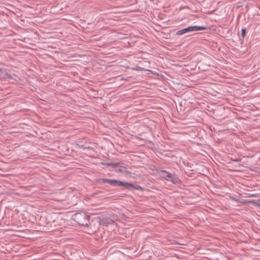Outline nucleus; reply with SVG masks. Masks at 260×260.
<instances>
[{"label":"nucleus","mask_w":260,"mask_h":260,"mask_svg":"<svg viewBox=\"0 0 260 260\" xmlns=\"http://www.w3.org/2000/svg\"><path fill=\"white\" fill-rule=\"evenodd\" d=\"M160 176L168 181H170L173 184H177L180 181L178 176L174 174H171L165 170H160L157 171Z\"/></svg>","instance_id":"nucleus-1"},{"label":"nucleus","mask_w":260,"mask_h":260,"mask_svg":"<svg viewBox=\"0 0 260 260\" xmlns=\"http://www.w3.org/2000/svg\"><path fill=\"white\" fill-rule=\"evenodd\" d=\"M101 180L102 183H107L113 186H123L127 189H130L131 186H132L131 183H130L121 181L115 179L102 178Z\"/></svg>","instance_id":"nucleus-2"},{"label":"nucleus","mask_w":260,"mask_h":260,"mask_svg":"<svg viewBox=\"0 0 260 260\" xmlns=\"http://www.w3.org/2000/svg\"><path fill=\"white\" fill-rule=\"evenodd\" d=\"M206 27L204 26H190L184 28L181 30L177 31L176 33L177 35H182L185 33H188L192 31H197L200 30H204Z\"/></svg>","instance_id":"nucleus-3"},{"label":"nucleus","mask_w":260,"mask_h":260,"mask_svg":"<svg viewBox=\"0 0 260 260\" xmlns=\"http://www.w3.org/2000/svg\"><path fill=\"white\" fill-rule=\"evenodd\" d=\"M78 223L82 225L85 226H88V221L90 218V216L85 214H80L77 216Z\"/></svg>","instance_id":"nucleus-4"},{"label":"nucleus","mask_w":260,"mask_h":260,"mask_svg":"<svg viewBox=\"0 0 260 260\" xmlns=\"http://www.w3.org/2000/svg\"><path fill=\"white\" fill-rule=\"evenodd\" d=\"M99 219L100 224L105 226H108L109 224H113L115 222L114 220L109 217H100Z\"/></svg>","instance_id":"nucleus-5"},{"label":"nucleus","mask_w":260,"mask_h":260,"mask_svg":"<svg viewBox=\"0 0 260 260\" xmlns=\"http://www.w3.org/2000/svg\"><path fill=\"white\" fill-rule=\"evenodd\" d=\"M116 164V166H113V168L115 169V171L117 172H121L124 173L127 172V168L124 166L120 165V164L118 162H115Z\"/></svg>","instance_id":"nucleus-6"},{"label":"nucleus","mask_w":260,"mask_h":260,"mask_svg":"<svg viewBox=\"0 0 260 260\" xmlns=\"http://www.w3.org/2000/svg\"><path fill=\"white\" fill-rule=\"evenodd\" d=\"M218 111H223V108L220 107L218 108L217 109H213L212 110V115L214 116L213 117L212 116L213 118H216V119H220V117H218V116H217V113H218Z\"/></svg>","instance_id":"nucleus-7"},{"label":"nucleus","mask_w":260,"mask_h":260,"mask_svg":"<svg viewBox=\"0 0 260 260\" xmlns=\"http://www.w3.org/2000/svg\"><path fill=\"white\" fill-rule=\"evenodd\" d=\"M132 186H131V188L129 189H135L138 190H142L143 188L139 185H134L133 184L131 183Z\"/></svg>","instance_id":"nucleus-8"},{"label":"nucleus","mask_w":260,"mask_h":260,"mask_svg":"<svg viewBox=\"0 0 260 260\" xmlns=\"http://www.w3.org/2000/svg\"><path fill=\"white\" fill-rule=\"evenodd\" d=\"M102 164L104 166H110L113 168V166H116V164L115 162H102Z\"/></svg>","instance_id":"nucleus-9"},{"label":"nucleus","mask_w":260,"mask_h":260,"mask_svg":"<svg viewBox=\"0 0 260 260\" xmlns=\"http://www.w3.org/2000/svg\"><path fill=\"white\" fill-rule=\"evenodd\" d=\"M249 202L251 203L254 206L260 208V204L256 202L255 201H251Z\"/></svg>","instance_id":"nucleus-10"},{"label":"nucleus","mask_w":260,"mask_h":260,"mask_svg":"<svg viewBox=\"0 0 260 260\" xmlns=\"http://www.w3.org/2000/svg\"><path fill=\"white\" fill-rule=\"evenodd\" d=\"M246 28H243L241 30V36L243 38V39H244L245 37V35H246Z\"/></svg>","instance_id":"nucleus-11"},{"label":"nucleus","mask_w":260,"mask_h":260,"mask_svg":"<svg viewBox=\"0 0 260 260\" xmlns=\"http://www.w3.org/2000/svg\"><path fill=\"white\" fill-rule=\"evenodd\" d=\"M230 199L232 200V201H235L236 202H239V200L237 199H236L235 198H234V197H230Z\"/></svg>","instance_id":"nucleus-12"},{"label":"nucleus","mask_w":260,"mask_h":260,"mask_svg":"<svg viewBox=\"0 0 260 260\" xmlns=\"http://www.w3.org/2000/svg\"><path fill=\"white\" fill-rule=\"evenodd\" d=\"M232 160L235 161V162H238L241 160V159H232Z\"/></svg>","instance_id":"nucleus-13"},{"label":"nucleus","mask_w":260,"mask_h":260,"mask_svg":"<svg viewBox=\"0 0 260 260\" xmlns=\"http://www.w3.org/2000/svg\"><path fill=\"white\" fill-rule=\"evenodd\" d=\"M136 70H140V71L143 70V69H141L140 68H139V69H137Z\"/></svg>","instance_id":"nucleus-14"},{"label":"nucleus","mask_w":260,"mask_h":260,"mask_svg":"<svg viewBox=\"0 0 260 260\" xmlns=\"http://www.w3.org/2000/svg\"><path fill=\"white\" fill-rule=\"evenodd\" d=\"M214 73H216L215 72H213L212 71V76H213L214 75Z\"/></svg>","instance_id":"nucleus-15"},{"label":"nucleus","mask_w":260,"mask_h":260,"mask_svg":"<svg viewBox=\"0 0 260 260\" xmlns=\"http://www.w3.org/2000/svg\"><path fill=\"white\" fill-rule=\"evenodd\" d=\"M213 45H214V44L212 43V47L213 46Z\"/></svg>","instance_id":"nucleus-16"},{"label":"nucleus","mask_w":260,"mask_h":260,"mask_svg":"<svg viewBox=\"0 0 260 260\" xmlns=\"http://www.w3.org/2000/svg\"><path fill=\"white\" fill-rule=\"evenodd\" d=\"M212 95H214V93L212 92Z\"/></svg>","instance_id":"nucleus-17"},{"label":"nucleus","mask_w":260,"mask_h":260,"mask_svg":"<svg viewBox=\"0 0 260 260\" xmlns=\"http://www.w3.org/2000/svg\"><path fill=\"white\" fill-rule=\"evenodd\" d=\"M259 201H260V199L259 200Z\"/></svg>","instance_id":"nucleus-18"}]
</instances>
